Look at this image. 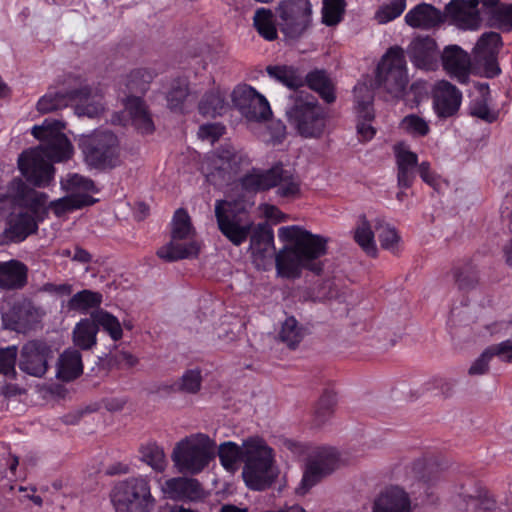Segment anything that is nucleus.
I'll return each mask as SVG.
<instances>
[{"mask_svg":"<svg viewBox=\"0 0 512 512\" xmlns=\"http://www.w3.org/2000/svg\"><path fill=\"white\" fill-rule=\"evenodd\" d=\"M375 118L373 97L368 95L363 100H357V121L372 122Z\"/></svg>","mask_w":512,"mask_h":512,"instance_id":"61","label":"nucleus"},{"mask_svg":"<svg viewBox=\"0 0 512 512\" xmlns=\"http://www.w3.org/2000/svg\"><path fill=\"white\" fill-rule=\"evenodd\" d=\"M215 218L219 231L235 246L245 243L254 227L241 200H217Z\"/></svg>","mask_w":512,"mask_h":512,"instance_id":"8","label":"nucleus"},{"mask_svg":"<svg viewBox=\"0 0 512 512\" xmlns=\"http://www.w3.org/2000/svg\"><path fill=\"white\" fill-rule=\"evenodd\" d=\"M354 240L368 256H377L378 250L375 243V235L365 215L359 217L354 231Z\"/></svg>","mask_w":512,"mask_h":512,"instance_id":"39","label":"nucleus"},{"mask_svg":"<svg viewBox=\"0 0 512 512\" xmlns=\"http://www.w3.org/2000/svg\"><path fill=\"white\" fill-rule=\"evenodd\" d=\"M84 160L96 169L115 168L119 165L120 146L118 137L111 131H97L79 141Z\"/></svg>","mask_w":512,"mask_h":512,"instance_id":"11","label":"nucleus"},{"mask_svg":"<svg viewBox=\"0 0 512 512\" xmlns=\"http://www.w3.org/2000/svg\"><path fill=\"white\" fill-rule=\"evenodd\" d=\"M155 74L146 68H137L132 70L126 78V88L129 95H144L152 82Z\"/></svg>","mask_w":512,"mask_h":512,"instance_id":"44","label":"nucleus"},{"mask_svg":"<svg viewBox=\"0 0 512 512\" xmlns=\"http://www.w3.org/2000/svg\"><path fill=\"white\" fill-rule=\"evenodd\" d=\"M202 382V370L196 367L185 370L182 376L170 386V389L173 392L194 395L201 390Z\"/></svg>","mask_w":512,"mask_h":512,"instance_id":"42","label":"nucleus"},{"mask_svg":"<svg viewBox=\"0 0 512 512\" xmlns=\"http://www.w3.org/2000/svg\"><path fill=\"white\" fill-rule=\"evenodd\" d=\"M96 202V199L89 194L78 193L71 194L60 199L47 203L48 211L52 210L53 213L60 217L67 212L82 209L87 206H91Z\"/></svg>","mask_w":512,"mask_h":512,"instance_id":"31","label":"nucleus"},{"mask_svg":"<svg viewBox=\"0 0 512 512\" xmlns=\"http://www.w3.org/2000/svg\"><path fill=\"white\" fill-rule=\"evenodd\" d=\"M98 331V325L92 316L81 319L73 330L74 344L83 350L90 349L96 344Z\"/></svg>","mask_w":512,"mask_h":512,"instance_id":"35","label":"nucleus"},{"mask_svg":"<svg viewBox=\"0 0 512 512\" xmlns=\"http://www.w3.org/2000/svg\"><path fill=\"white\" fill-rule=\"evenodd\" d=\"M267 74L290 89H298L304 86V79L297 68L288 65H269Z\"/></svg>","mask_w":512,"mask_h":512,"instance_id":"37","label":"nucleus"},{"mask_svg":"<svg viewBox=\"0 0 512 512\" xmlns=\"http://www.w3.org/2000/svg\"><path fill=\"white\" fill-rule=\"evenodd\" d=\"M397 168L418 169V155L402 144L394 146Z\"/></svg>","mask_w":512,"mask_h":512,"instance_id":"56","label":"nucleus"},{"mask_svg":"<svg viewBox=\"0 0 512 512\" xmlns=\"http://www.w3.org/2000/svg\"><path fill=\"white\" fill-rule=\"evenodd\" d=\"M244 446L242 476L246 486L254 491L270 488L279 473L273 449L260 437L247 438L244 440Z\"/></svg>","mask_w":512,"mask_h":512,"instance_id":"5","label":"nucleus"},{"mask_svg":"<svg viewBox=\"0 0 512 512\" xmlns=\"http://www.w3.org/2000/svg\"><path fill=\"white\" fill-rule=\"evenodd\" d=\"M375 83L392 97L402 96L408 84V73L401 47H390L382 56L376 68Z\"/></svg>","mask_w":512,"mask_h":512,"instance_id":"12","label":"nucleus"},{"mask_svg":"<svg viewBox=\"0 0 512 512\" xmlns=\"http://www.w3.org/2000/svg\"><path fill=\"white\" fill-rule=\"evenodd\" d=\"M285 112L288 123L302 138L320 139L325 134L328 113L312 94L295 91Z\"/></svg>","mask_w":512,"mask_h":512,"instance_id":"6","label":"nucleus"},{"mask_svg":"<svg viewBox=\"0 0 512 512\" xmlns=\"http://www.w3.org/2000/svg\"><path fill=\"white\" fill-rule=\"evenodd\" d=\"M489 25L504 33L512 32V3L492 7Z\"/></svg>","mask_w":512,"mask_h":512,"instance_id":"49","label":"nucleus"},{"mask_svg":"<svg viewBox=\"0 0 512 512\" xmlns=\"http://www.w3.org/2000/svg\"><path fill=\"white\" fill-rule=\"evenodd\" d=\"M142 96L143 95H128L124 99L123 105L136 130L141 134H151L155 126Z\"/></svg>","mask_w":512,"mask_h":512,"instance_id":"28","label":"nucleus"},{"mask_svg":"<svg viewBox=\"0 0 512 512\" xmlns=\"http://www.w3.org/2000/svg\"><path fill=\"white\" fill-rule=\"evenodd\" d=\"M492 359L498 357L501 361L512 363V340H505L487 347Z\"/></svg>","mask_w":512,"mask_h":512,"instance_id":"60","label":"nucleus"},{"mask_svg":"<svg viewBox=\"0 0 512 512\" xmlns=\"http://www.w3.org/2000/svg\"><path fill=\"white\" fill-rule=\"evenodd\" d=\"M218 456L220 463L226 469L232 468L236 463L245 459V446L240 447L238 444L228 441L219 446Z\"/></svg>","mask_w":512,"mask_h":512,"instance_id":"50","label":"nucleus"},{"mask_svg":"<svg viewBox=\"0 0 512 512\" xmlns=\"http://www.w3.org/2000/svg\"><path fill=\"white\" fill-rule=\"evenodd\" d=\"M64 124L58 120H44L42 125H35L31 134L41 144L23 151L18 157V168L27 182L35 187H46L54 176L51 162L68 160L73 154V146L62 132Z\"/></svg>","mask_w":512,"mask_h":512,"instance_id":"1","label":"nucleus"},{"mask_svg":"<svg viewBox=\"0 0 512 512\" xmlns=\"http://www.w3.org/2000/svg\"><path fill=\"white\" fill-rule=\"evenodd\" d=\"M102 300L103 296L101 293L83 289L69 299L67 307L71 311L86 313L90 309L99 308Z\"/></svg>","mask_w":512,"mask_h":512,"instance_id":"43","label":"nucleus"},{"mask_svg":"<svg viewBox=\"0 0 512 512\" xmlns=\"http://www.w3.org/2000/svg\"><path fill=\"white\" fill-rule=\"evenodd\" d=\"M171 226V241L157 250V256L166 262L196 257L199 246L192 239L195 231L184 208L175 211Z\"/></svg>","mask_w":512,"mask_h":512,"instance_id":"9","label":"nucleus"},{"mask_svg":"<svg viewBox=\"0 0 512 512\" xmlns=\"http://www.w3.org/2000/svg\"><path fill=\"white\" fill-rule=\"evenodd\" d=\"M68 105H75V111L79 116L89 118L96 117L102 110V106L94 101L89 85L65 91L50 89L38 100L37 110L44 114Z\"/></svg>","mask_w":512,"mask_h":512,"instance_id":"10","label":"nucleus"},{"mask_svg":"<svg viewBox=\"0 0 512 512\" xmlns=\"http://www.w3.org/2000/svg\"><path fill=\"white\" fill-rule=\"evenodd\" d=\"M406 8V0H392L389 4L381 6L376 12L379 23L385 24L399 17Z\"/></svg>","mask_w":512,"mask_h":512,"instance_id":"54","label":"nucleus"},{"mask_svg":"<svg viewBox=\"0 0 512 512\" xmlns=\"http://www.w3.org/2000/svg\"><path fill=\"white\" fill-rule=\"evenodd\" d=\"M340 456L333 447H321L309 456L297 493L306 494L323 478L333 473L339 466Z\"/></svg>","mask_w":512,"mask_h":512,"instance_id":"16","label":"nucleus"},{"mask_svg":"<svg viewBox=\"0 0 512 512\" xmlns=\"http://www.w3.org/2000/svg\"><path fill=\"white\" fill-rule=\"evenodd\" d=\"M83 373L81 353L78 350H66L60 356L57 377L65 382L77 379Z\"/></svg>","mask_w":512,"mask_h":512,"instance_id":"32","label":"nucleus"},{"mask_svg":"<svg viewBox=\"0 0 512 512\" xmlns=\"http://www.w3.org/2000/svg\"><path fill=\"white\" fill-rule=\"evenodd\" d=\"M250 248L253 254L264 256L274 247L273 229L266 223H260L250 234Z\"/></svg>","mask_w":512,"mask_h":512,"instance_id":"40","label":"nucleus"},{"mask_svg":"<svg viewBox=\"0 0 512 512\" xmlns=\"http://www.w3.org/2000/svg\"><path fill=\"white\" fill-rule=\"evenodd\" d=\"M336 403V392L331 388L324 389L314 407V422L316 426L324 424L332 416Z\"/></svg>","mask_w":512,"mask_h":512,"instance_id":"45","label":"nucleus"},{"mask_svg":"<svg viewBox=\"0 0 512 512\" xmlns=\"http://www.w3.org/2000/svg\"><path fill=\"white\" fill-rule=\"evenodd\" d=\"M17 354L18 349L14 345L0 348V374H4L7 377L16 376L15 365Z\"/></svg>","mask_w":512,"mask_h":512,"instance_id":"55","label":"nucleus"},{"mask_svg":"<svg viewBox=\"0 0 512 512\" xmlns=\"http://www.w3.org/2000/svg\"><path fill=\"white\" fill-rule=\"evenodd\" d=\"M188 96V88L186 85H173L167 95L168 106L173 111H182V107L186 97Z\"/></svg>","mask_w":512,"mask_h":512,"instance_id":"59","label":"nucleus"},{"mask_svg":"<svg viewBox=\"0 0 512 512\" xmlns=\"http://www.w3.org/2000/svg\"><path fill=\"white\" fill-rule=\"evenodd\" d=\"M453 501L457 509L463 512L502 511L493 492L477 480H470L469 483L456 486V495Z\"/></svg>","mask_w":512,"mask_h":512,"instance_id":"14","label":"nucleus"},{"mask_svg":"<svg viewBox=\"0 0 512 512\" xmlns=\"http://www.w3.org/2000/svg\"><path fill=\"white\" fill-rule=\"evenodd\" d=\"M162 490L167 498L175 501H197L204 496L202 485L195 478L174 477L167 479Z\"/></svg>","mask_w":512,"mask_h":512,"instance_id":"23","label":"nucleus"},{"mask_svg":"<svg viewBox=\"0 0 512 512\" xmlns=\"http://www.w3.org/2000/svg\"><path fill=\"white\" fill-rule=\"evenodd\" d=\"M140 459L156 472H163L167 461L163 449L155 442L141 445L139 449Z\"/></svg>","mask_w":512,"mask_h":512,"instance_id":"47","label":"nucleus"},{"mask_svg":"<svg viewBox=\"0 0 512 512\" xmlns=\"http://www.w3.org/2000/svg\"><path fill=\"white\" fill-rule=\"evenodd\" d=\"M502 47V37L499 33L494 31L483 33L475 45V57L483 66V70L487 78L492 79L501 74L498 55Z\"/></svg>","mask_w":512,"mask_h":512,"instance_id":"18","label":"nucleus"},{"mask_svg":"<svg viewBox=\"0 0 512 512\" xmlns=\"http://www.w3.org/2000/svg\"><path fill=\"white\" fill-rule=\"evenodd\" d=\"M453 277L459 290L462 291L473 289L478 282L477 270L471 260L457 264L453 268Z\"/></svg>","mask_w":512,"mask_h":512,"instance_id":"46","label":"nucleus"},{"mask_svg":"<svg viewBox=\"0 0 512 512\" xmlns=\"http://www.w3.org/2000/svg\"><path fill=\"white\" fill-rule=\"evenodd\" d=\"M242 189L248 193L266 192L276 189L278 198L295 200L301 196V181L282 162L273 164L268 169L253 167L240 178Z\"/></svg>","mask_w":512,"mask_h":512,"instance_id":"4","label":"nucleus"},{"mask_svg":"<svg viewBox=\"0 0 512 512\" xmlns=\"http://www.w3.org/2000/svg\"><path fill=\"white\" fill-rule=\"evenodd\" d=\"M276 14L281 32L290 39H297L311 23L312 5L309 0H281Z\"/></svg>","mask_w":512,"mask_h":512,"instance_id":"15","label":"nucleus"},{"mask_svg":"<svg viewBox=\"0 0 512 512\" xmlns=\"http://www.w3.org/2000/svg\"><path fill=\"white\" fill-rule=\"evenodd\" d=\"M253 27L260 37L272 42L278 38L275 14L269 8H257L253 16Z\"/></svg>","mask_w":512,"mask_h":512,"instance_id":"34","label":"nucleus"},{"mask_svg":"<svg viewBox=\"0 0 512 512\" xmlns=\"http://www.w3.org/2000/svg\"><path fill=\"white\" fill-rule=\"evenodd\" d=\"M345 9V0H323L322 22L326 26L337 25L342 21Z\"/></svg>","mask_w":512,"mask_h":512,"instance_id":"51","label":"nucleus"},{"mask_svg":"<svg viewBox=\"0 0 512 512\" xmlns=\"http://www.w3.org/2000/svg\"><path fill=\"white\" fill-rule=\"evenodd\" d=\"M268 141L273 145L281 144L286 136V126L281 121H271L267 127Z\"/></svg>","mask_w":512,"mask_h":512,"instance_id":"64","label":"nucleus"},{"mask_svg":"<svg viewBox=\"0 0 512 512\" xmlns=\"http://www.w3.org/2000/svg\"><path fill=\"white\" fill-rule=\"evenodd\" d=\"M470 114L489 124L496 122L498 119V112L491 110L484 98L476 99L472 102Z\"/></svg>","mask_w":512,"mask_h":512,"instance_id":"58","label":"nucleus"},{"mask_svg":"<svg viewBox=\"0 0 512 512\" xmlns=\"http://www.w3.org/2000/svg\"><path fill=\"white\" fill-rule=\"evenodd\" d=\"M445 14L462 29H477L480 12L476 0H451L445 7Z\"/></svg>","mask_w":512,"mask_h":512,"instance_id":"24","label":"nucleus"},{"mask_svg":"<svg viewBox=\"0 0 512 512\" xmlns=\"http://www.w3.org/2000/svg\"><path fill=\"white\" fill-rule=\"evenodd\" d=\"M215 170L224 182H230L240 170L245 160L242 153H239L230 143L220 145L215 152Z\"/></svg>","mask_w":512,"mask_h":512,"instance_id":"26","label":"nucleus"},{"mask_svg":"<svg viewBox=\"0 0 512 512\" xmlns=\"http://www.w3.org/2000/svg\"><path fill=\"white\" fill-rule=\"evenodd\" d=\"M405 22L412 28L431 29L442 22V13L431 4L420 3L407 12Z\"/></svg>","mask_w":512,"mask_h":512,"instance_id":"30","label":"nucleus"},{"mask_svg":"<svg viewBox=\"0 0 512 512\" xmlns=\"http://www.w3.org/2000/svg\"><path fill=\"white\" fill-rule=\"evenodd\" d=\"M412 472L427 489L434 486L440 479L439 464L428 457L415 460L412 464Z\"/></svg>","mask_w":512,"mask_h":512,"instance_id":"36","label":"nucleus"},{"mask_svg":"<svg viewBox=\"0 0 512 512\" xmlns=\"http://www.w3.org/2000/svg\"><path fill=\"white\" fill-rule=\"evenodd\" d=\"M444 70L460 83L464 84L469 79L470 58L466 51L457 45L447 46L442 55Z\"/></svg>","mask_w":512,"mask_h":512,"instance_id":"25","label":"nucleus"},{"mask_svg":"<svg viewBox=\"0 0 512 512\" xmlns=\"http://www.w3.org/2000/svg\"><path fill=\"white\" fill-rule=\"evenodd\" d=\"M92 317L95 319L98 329L102 327L113 341L116 342L122 339L123 329L116 316L106 310L100 309L93 312Z\"/></svg>","mask_w":512,"mask_h":512,"instance_id":"48","label":"nucleus"},{"mask_svg":"<svg viewBox=\"0 0 512 512\" xmlns=\"http://www.w3.org/2000/svg\"><path fill=\"white\" fill-rule=\"evenodd\" d=\"M400 128L413 138L425 137L430 133L429 123L417 114H408L400 122Z\"/></svg>","mask_w":512,"mask_h":512,"instance_id":"52","label":"nucleus"},{"mask_svg":"<svg viewBox=\"0 0 512 512\" xmlns=\"http://www.w3.org/2000/svg\"><path fill=\"white\" fill-rule=\"evenodd\" d=\"M227 109L228 103L220 91L206 92L198 104L199 113L205 117L222 116Z\"/></svg>","mask_w":512,"mask_h":512,"instance_id":"38","label":"nucleus"},{"mask_svg":"<svg viewBox=\"0 0 512 512\" xmlns=\"http://www.w3.org/2000/svg\"><path fill=\"white\" fill-rule=\"evenodd\" d=\"M306 335V328L294 316L287 317L281 325L279 339L290 349H295Z\"/></svg>","mask_w":512,"mask_h":512,"instance_id":"41","label":"nucleus"},{"mask_svg":"<svg viewBox=\"0 0 512 512\" xmlns=\"http://www.w3.org/2000/svg\"><path fill=\"white\" fill-rule=\"evenodd\" d=\"M278 235L287 242L275 259L276 269L281 277L298 278L303 269L317 275L322 273L324 265L320 258L327 254V238L297 225L281 227Z\"/></svg>","mask_w":512,"mask_h":512,"instance_id":"2","label":"nucleus"},{"mask_svg":"<svg viewBox=\"0 0 512 512\" xmlns=\"http://www.w3.org/2000/svg\"><path fill=\"white\" fill-rule=\"evenodd\" d=\"M372 512H412L410 496L398 485L387 486L374 499Z\"/></svg>","mask_w":512,"mask_h":512,"instance_id":"22","label":"nucleus"},{"mask_svg":"<svg viewBox=\"0 0 512 512\" xmlns=\"http://www.w3.org/2000/svg\"><path fill=\"white\" fill-rule=\"evenodd\" d=\"M3 322L8 328L19 333H25L35 328L39 322V313L31 303L14 305L3 316Z\"/></svg>","mask_w":512,"mask_h":512,"instance_id":"27","label":"nucleus"},{"mask_svg":"<svg viewBox=\"0 0 512 512\" xmlns=\"http://www.w3.org/2000/svg\"><path fill=\"white\" fill-rule=\"evenodd\" d=\"M224 126L216 123L203 124L199 128V136L202 139L217 141L224 134Z\"/></svg>","mask_w":512,"mask_h":512,"instance_id":"63","label":"nucleus"},{"mask_svg":"<svg viewBox=\"0 0 512 512\" xmlns=\"http://www.w3.org/2000/svg\"><path fill=\"white\" fill-rule=\"evenodd\" d=\"M492 360L487 348L481 353V355L472 363L468 373L470 375H484L489 370V363Z\"/></svg>","mask_w":512,"mask_h":512,"instance_id":"62","label":"nucleus"},{"mask_svg":"<svg viewBox=\"0 0 512 512\" xmlns=\"http://www.w3.org/2000/svg\"><path fill=\"white\" fill-rule=\"evenodd\" d=\"M28 268L19 260L0 261V288L17 290L27 284Z\"/></svg>","mask_w":512,"mask_h":512,"instance_id":"29","label":"nucleus"},{"mask_svg":"<svg viewBox=\"0 0 512 512\" xmlns=\"http://www.w3.org/2000/svg\"><path fill=\"white\" fill-rule=\"evenodd\" d=\"M110 500L115 512H152L157 504L150 479L142 475L118 481L110 492Z\"/></svg>","mask_w":512,"mask_h":512,"instance_id":"7","label":"nucleus"},{"mask_svg":"<svg viewBox=\"0 0 512 512\" xmlns=\"http://www.w3.org/2000/svg\"><path fill=\"white\" fill-rule=\"evenodd\" d=\"M379 229L380 231L378 233V239L381 247L385 250L394 252L397 249L398 243L400 241V236L397 230L390 225L376 226V230Z\"/></svg>","mask_w":512,"mask_h":512,"instance_id":"57","label":"nucleus"},{"mask_svg":"<svg viewBox=\"0 0 512 512\" xmlns=\"http://www.w3.org/2000/svg\"><path fill=\"white\" fill-rule=\"evenodd\" d=\"M23 181L21 178H13L5 188L2 181L0 180V216L8 213L15 208V205L19 202L16 199V192L13 189L15 182Z\"/></svg>","mask_w":512,"mask_h":512,"instance_id":"53","label":"nucleus"},{"mask_svg":"<svg viewBox=\"0 0 512 512\" xmlns=\"http://www.w3.org/2000/svg\"><path fill=\"white\" fill-rule=\"evenodd\" d=\"M13 189L19 202L17 211H10L0 234V245L20 244L38 233L39 225L48 218L45 192L30 188L24 181L15 182Z\"/></svg>","mask_w":512,"mask_h":512,"instance_id":"3","label":"nucleus"},{"mask_svg":"<svg viewBox=\"0 0 512 512\" xmlns=\"http://www.w3.org/2000/svg\"><path fill=\"white\" fill-rule=\"evenodd\" d=\"M303 79L304 85L317 92L326 103L331 104L336 100L334 85L324 70H313Z\"/></svg>","mask_w":512,"mask_h":512,"instance_id":"33","label":"nucleus"},{"mask_svg":"<svg viewBox=\"0 0 512 512\" xmlns=\"http://www.w3.org/2000/svg\"><path fill=\"white\" fill-rule=\"evenodd\" d=\"M231 97L233 105L249 122H265L272 116L267 99L250 85H238Z\"/></svg>","mask_w":512,"mask_h":512,"instance_id":"17","label":"nucleus"},{"mask_svg":"<svg viewBox=\"0 0 512 512\" xmlns=\"http://www.w3.org/2000/svg\"><path fill=\"white\" fill-rule=\"evenodd\" d=\"M51 353V348L44 341H29L21 349L19 368L31 376L42 377L48 369Z\"/></svg>","mask_w":512,"mask_h":512,"instance_id":"19","label":"nucleus"},{"mask_svg":"<svg viewBox=\"0 0 512 512\" xmlns=\"http://www.w3.org/2000/svg\"><path fill=\"white\" fill-rule=\"evenodd\" d=\"M214 446L209 436L199 433L178 443L173 452V460L180 470L199 473L211 461Z\"/></svg>","mask_w":512,"mask_h":512,"instance_id":"13","label":"nucleus"},{"mask_svg":"<svg viewBox=\"0 0 512 512\" xmlns=\"http://www.w3.org/2000/svg\"><path fill=\"white\" fill-rule=\"evenodd\" d=\"M411 62L419 69L433 71L438 66L439 51L437 43L431 36L415 38L409 46Z\"/></svg>","mask_w":512,"mask_h":512,"instance_id":"21","label":"nucleus"},{"mask_svg":"<svg viewBox=\"0 0 512 512\" xmlns=\"http://www.w3.org/2000/svg\"><path fill=\"white\" fill-rule=\"evenodd\" d=\"M462 92L447 80L438 81L433 89V108L440 119L454 117L460 110Z\"/></svg>","mask_w":512,"mask_h":512,"instance_id":"20","label":"nucleus"}]
</instances>
